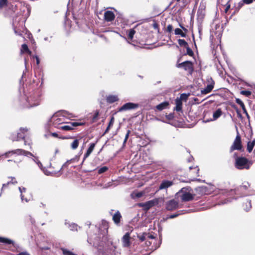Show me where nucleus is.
I'll return each instance as SVG.
<instances>
[{
	"label": "nucleus",
	"instance_id": "0e129e2a",
	"mask_svg": "<svg viewBox=\"0 0 255 255\" xmlns=\"http://www.w3.org/2000/svg\"><path fill=\"white\" fill-rule=\"evenodd\" d=\"M142 193H140V192L136 194V196H137V197H138V198L141 197L142 196Z\"/></svg>",
	"mask_w": 255,
	"mask_h": 255
},
{
	"label": "nucleus",
	"instance_id": "a18cd8bd",
	"mask_svg": "<svg viewBox=\"0 0 255 255\" xmlns=\"http://www.w3.org/2000/svg\"><path fill=\"white\" fill-rule=\"evenodd\" d=\"M230 1L231 0H229L226 4L225 6H226V8L225 9V12L226 13H227L228 10H229V9L231 7V4H230Z\"/></svg>",
	"mask_w": 255,
	"mask_h": 255
},
{
	"label": "nucleus",
	"instance_id": "e2e57ef3",
	"mask_svg": "<svg viewBox=\"0 0 255 255\" xmlns=\"http://www.w3.org/2000/svg\"><path fill=\"white\" fill-rule=\"evenodd\" d=\"M161 239H160V241H159V243L158 245L157 246H156L155 247V249H157V248H159V246H160V244H161Z\"/></svg>",
	"mask_w": 255,
	"mask_h": 255
},
{
	"label": "nucleus",
	"instance_id": "3c124183",
	"mask_svg": "<svg viewBox=\"0 0 255 255\" xmlns=\"http://www.w3.org/2000/svg\"><path fill=\"white\" fill-rule=\"evenodd\" d=\"M173 30V27L172 25L169 24L167 27V31L168 32H171Z\"/></svg>",
	"mask_w": 255,
	"mask_h": 255
},
{
	"label": "nucleus",
	"instance_id": "338daca9",
	"mask_svg": "<svg viewBox=\"0 0 255 255\" xmlns=\"http://www.w3.org/2000/svg\"><path fill=\"white\" fill-rule=\"evenodd\" d=\"M153 27L155 28V29H156L158 28V25L156 23H154L153 25Z\"/></svg>",
	"mask_w": 255,
	"mask_h": 255
},
{
	"label": "nucleus",
	"instance_id": "c756f323",
	"mask_svg": "<svg viewBox=\"0 0 255 255\" xmlns=\"http://www.w3.org/2000/svg\"><path fill=\"white\" fill-rule=\"evenodd\" d=\"M128 38L130 40H132L133 38V36L135 33V31L134 30V28L130 29L128 31H127Z\"/></svg>",
	"mask_w": 255,
	"mask_h": 255
},
{
	"label": "nucleus",
	"instance_id": "052dcab7",
	"mask_svg": "<svg viewBox=\"0 0 255 255\" xmlns=\"http://www.w3.org/2000/svg\"><path fill=\"white\" fill-rule=\"evenodd\" d=\"M178 215V214H173L170 216V218H171V219L177 217Z\"/></svg>",
	"mask_w": 255,
	"mask_h": 255
},
{
	"label": "nucleus",
	"instance_id": "f03ea898",
	"mask_svg": "<svg viewBox=\"0 0 255 255\" xmlns=\"http://www.w3.org/2000/svg\"><path fill=\"white\" fill-rule=\"evenodd\" d=\"M68 115L67 111H63L54 114L48 121L49 126L59 128L62 125L65 124V118Z\"/></svg>",
	"mask_w": 255,
	"mask_h": 255
},
{
	"label": "nucleus",
	"instance_id": "09e8293b",
	"mask_svg": "<svg viewBox=\"0 0 255 255\" xmlns=\"http://www.w3.org/2000/svg\"><path fill=\"white\" fill-rule=\"evenodd\" d=\"M166 118L169 120H172L174 118V114L170 113L168 115H166Z\"/></svg>",
	"mask_w": 255,
	"mask_h": 255
},
{
	"label": "nucleus",
	"instance_id": "473e14b6",
	"mask_svg": "<svg viewBox=\"0 0 255 255\" xmlns=\"http://www.w3.org/2000/svg\"><path fill=\"white\" fill-rule=\"evenodd\" d=\"M61 250L62 251L63 255H77V254L65 248H61Z\"/></svg>",
	"mask_w": 255,
	"mask_h": 255
},
{
	"label": "nucleus",
	"instance_id": "c9c22d12",
	"mask_svg": "<svg viewBox=\"0 0 255 255\" xmlns=\"http://www.w3.org/2000/svg\"><path fill=\"white\" fill-rule=\"evenodd\" d=\"M241 94L247 97H249L252 95V92L250 91L243 90L240 92Z\"/></svg>",
	"mask_w": 255,
	"mask_h": 255
},
{
	"label": "nucleus",
	"instance_id": "2f4dec72",
	"mask_svg": "<svg viewBox=\"0 0 255 255\" xmlns=\"http://www.w3.org/2000/svg\"><path fill=\"white\" fill-rule=\"evenodd\" d=\"M175 34L176 35H180L182 37H185L186 34L185 33H184L182 30L180 28H176L174 30Z\"/></svg>",
	"mask_w": 255,
	"mask_h": 255
},
{
	"label": "nucleus",
	"instance_id": "49530a36",
	"mask_svg": "<svg viewBox=\"0 0 255 255\" xmlns=\"http://www.w3.org/2000/svg\"><path fill=\"white\" fill-rule=\"evenodd\" d=\"M245 4L243 0H242V1H240L238 3V5H237V6L236 7V9L239 10L243 5L244 4Z\"/></svg>",
	"mask_w": 255,
	"mask_h": 255
},
{
	"label": "nucleus",
	"instance_id": "aec40b11",
	"mask_svg": "<svg viewBox=\"0 0 255 255\" xmlns=\"http://www.w3.org/2000/svg\"><path fill=\"white\" fill-rule=\"evenodd\" d=\"M95 144H91L90 145V147L88 148L86 152L85 153V154L84 155V158H83V161L81 163L82 164L84 163L85 160L87 157H88L90 156V155L91 154V153L92 152V151H93V150L95 148Z\"/></svg>",
	"mask_w": 255,
	"mask_h": 255
},
{
	"label": "nucleus",
	"instance_id": "c85d7f7f",
	"mask_svg": "<svg viewBox=\"0 0 255 255\" xmlns=\"http://www.w3.org/2000/svg\"><path fill=\"white\" fill-rule=\"evenodd\" d=\"M250 187V184L248 182H244L242 185L238 188V190H247Z\"/></svg>",
	"mask_w": 255,
	"mask_h": 255
},
{
	"label": "nucleus",
	"instance_id": "de8ad7c7",
	"mask_svg": "<svg viewBox=\"0 0 255 255\" xmlns=\"http://www.w3.org/2000/svg\"><path fill=\"white\" fill-rule=\"evenodd\" d=\"M255 144H247V150L249 152H251L254 147Z\"/></svg>",
	"mask_w": 255,
	"mask_h": 255
},
{
	"label": "nucleus",
	"instance_id": "39448f33",
	"mask_svg": "<svg viewBox=\"0 0 255 255\" xmlns=\"http://www.w3.org/2000/svg\"><path fill=\"white\" fill-rule=\"evenodd\" d=\"M32 152L33 153L22 149L17 148L8 151L4 153L3 154L0 155V157L2 156H4L5 158H7L12 156H16L18 155H24L27 157H35L33 154V153H34V151H33Z\"/></svg>",
	"mask_w": 255,
	"mask_h": 255
},
{
	"label": "nucleus",
	"instance_id": "423d86ee",
	"mask_svg": "<svg viewBox=\"0 0 255 255\" xmlns=\"http://www.w3.org/2000/svg\"><path fill=\"white\" fill-rule=\"evenodd\" d=\"M192 189L190 187H186L182 188L178 192V194L182 202H188L194 199L195 194L192 193Z\"/></svg>",
	"mask_w": 255,
	"mask_h": 255
},
{
	"label": "nucleus",
	"instance_id": "20e7f679",
	"mask_svg": "<svg viewBox=\"0 0 255 255\" xmlns=\"http://www.w3.org/2000/svg\"><path fill=\"white\" fill-rule=\"evenodd\" d=\"M63 167V165L61 166L60 164L56 162H51L49 166L45 171V173L47 175L59 176L62 174L61 171Z\"/></svg>",
	"mask_w": 255,
	"mask_h": 255
},
{
	"label": "nucleus",
	"instance_id": "58836bf2",
	"mask_svg": "<svg viewBox=\"0 0 255 255\" xmlns=\"http://www.w3.org/2000/svg\"><path fill=\"white\" fill-rule=\"evenodd\" d=\"M108 170V168L107 166H103L98 169V173L99 174H102L106 172Z\"/></svg>",
	"mask_w": 255,
	"mask_h": 255
},
{
	"label": "nucleus",
	"instance_id": "7c9ffc66",
	"mask_svg": "<svg viewBox=\"0 0 255 255\" xmlns=\"http://www.w3.org/2000/svg\"><path fill=\"white\" fill-rule=\"evenodd\" d=\"M28 52L29 54H31V52L29 50L27 45L26 44H23L21 45V53Z\"/></svg>",
	"mask_w": 255,
	"mask_h": 255
},
{
	"label": "nucleus",
	"instance_id": "7ed1b4c3",
	"mask_svg": "<svg viewBox=\"0 0 255 255\" xmlns=\"http://www.w3.org/2000/svg\"><path fill=\"white\" fill-rule=\"evenodd\" d=\"M29 129L27 128H20L18 132L12 134L10 138L13 141H22L25 143H29L31 139L28 135Z\"/></svg>",
	"mask_w": 255,
	"mask_h": 255
},
{
	"label": "nucleus",
	"instance_id": "f257e3e1",
	"mask_svg": "<svg viewBox=\"0 0 255 255\" xmlns=\"http://www.w3.org/2000/svg\"><path fill=\"white\" fill-rule=\"evenodd\" d=\"M41 93L39 90L25 93L20 97V103L25 108H32L39 105Z\"/></svg>",
	"mask_w": 255,
	"mask_h": 255
},
{
	"label": "nucleus",
	"instance_id": "13d9d810",
	"mask_svg": "<svg viewBox=\"0 0 255 255\" xmlns=\"http://www.w3.org/2000/svg\"><path fill=\"white\" fill-rule=\"evenodd\" d=\"M243 112H244V114H245V115L247 116V118L249 119L250 118V116L249 115V114H248L246 109L243 110Z\"/></svg>",
	"mask_w": 255,
	"mask_h": 255
},
{
	"label": "nucleus",
	"instance_id": "864d4df0",
	"mask_svg": "<svg viewBox=\"0 0 255 255\" xmlns=\"http://www.w3.org/2000/svg\"><path fill=\"white\" fill-rule=\"evenodd\" d=\"M236 103L239 104L240 106H241L242 105L244 104V103L242 102L241 100L240 99H236Z\"/></svg>",
	"mask_w": 255,
	"mask_h": 255
},
{
	"label": "nucleus",
	"instance_id": "2eb2a0df",
	"mask_svg": "<svg viewBox=\"0 0 255 255\" xmlns=\"http://www.w3.org/2000/svg\"><path fill=\"white\" fill-rule=\"evenodd\" d=\"M115 17L114 12L112 11H106L104 13V19L106 21H113Z\"/></svg>",
	"mask_w": 255,
	"mask_h": 255
},
{
	"label": "nucleus",
	"instance_id": "f704fd0d",
	"mask_svg": "<svg viewBox=\"0 0 255 255\" xmlns=\"http://www.w3.org/2000/svg\"><path fill=\"white\" fill-rule=\"evenodd\" d=\"M178 42L179 45L180 46L186 47L187 46H188L187 42H186V41L184 39H178Z\"/></svg>",
	"mask_w": 255,
	"mask_h": 255
},
{
	"label": "nucleus",
	"instance_id": "b1692460",
	"mask_svg": "<svg viewBox=\"0 0 255 255\" xmlns=\"http://www.w3.org/2000/svg\"><path fill=\"white\" fill-rule=\"evenodd\" d=\"M107 102L109 103H113L119 100L118 96L117 95H109L106 98Z\"/></svg>",
	"mask_w": 255,
	"mask_h": 255
},
{
	"label": "nucleus",
	"instance_id": "72a5a7b5",
	"mask_svg": "<svg viewBox=\"0 0 255 255\" xmlns=\"http://www.w3.org/2000/svg\"><path fill=\"white\" fill-rule=\"evenodd\" d=\"M243 148V144H233L231 147V150L232 151L234 150H241Z\"/></svg>",
	"mask_w": 255,
	"mask_h": 255
},
{
	"label": "nucleus",
	"instance_id": "ea45409f",
	"mask_svg": "<svg viewBox=\"0 0 255 255\" xmlns=\"http://www.w3.org/2000/svg\"><path fill=\"white\" fill-rule=\"evenodd\" d=\"M233 143H241V139L239 133H238Z\"/></svg>",
	"mask_w": 255,
	"mask_h": 255
},
{
	"label": "nucleus",
	"instance_id": "e433bc0d",
	"mask_svg": "<svg viewBox=\"0 0 255 255\" xmlns=\"http://www.w3.org/2000/svg\"><path fill=\"white\" fill-rule=\"evenodd\" d=\"M207 187H199L197 189V191L201 193V195L205 194L207 191Z\"/></svg>",
	"mask_w": 255,
	"mask_h": 255
},
{
	"label": "nucleus",
	"instance_id": "0eeeda50",
	"mask_svg": "<svg viewBox=\"0 0 255 255\" xmlns=\"http://www.w3.org/2000/svg\"><path fill=\"white\" fill-rule=\"evenodd\" d=\"M253 164V162L245 157H237L235 166L238 169H249Z\"/></svg>",
	"mask_w": 255,
	"mask_h": 255
},
{
	"label": "nucleus",
	"instance_id": "a211bd4d",
	"mask_svg": "<svg viewBox=\"0 0 255 255\" xmlns=\"http://www.w3.org/2000/svg\"><path fill=\"white\" fill-rule=\"evenodd\" d=\"M121 219L122 215L119 211H117L113 216V220L117 225L120 224Z\"/></svg>",
	"mask_w": 255,
	"mask_h": 255
},
{
	"label": "nucleus",
	"instance_id": "4d7b16f0",
	"mask_svg": "<svg viewBox=\"0 0 255 255\" xmlns=\"http://www.w3.org/2000/svg\"><path fill=\"white\" fill-rule=\"evenodd\" d=\"M78 145L79 144H71V147L73 149H75L78 147Z\"/></svg>",
	"mask_w": 255,
	"mask_h": 255
},
{
	"label": "nucleus",
	"instance_id": "9d476101",
	"mask_svg": "<svg viewBox=\"0 0 255 255\" xmlns=\"http://www.w3.org/2000/svg\"><path fill=\"white\" fill-rule=\"evenodd\" d=\"M66 124L67 125H62L59 127L58 129H61L66 131H69L73 129L74 127H77L80 125V123L77 122L68 123Z\"/></svg>",
	"mask_w": 255,
	"mask_h": 255
},
{
	"label": "nucleus",
	"instance_id": "6e6d98bb",
	"mask_svg": "<svg viewBox=\"0 0 255 255\" xmlns=\"http://www.w3.org/2000/svg\"><path fill=\"white\" fill-rule=\"evenodd\" d=\"M129 130H128L127 133L126 134V137H125V139L124 141V143H125L127 141V140L128 138V135H129Z\"/></svg>",
	"mask_w": 255,
	"mask_h": 255
},
{
	"label": "nucleus",
	"instance_id": "79ce46f5",
	"mask_svg": "<svg viewBox=\"0 0 255 255\" xmlns=\"http://www.w3.org/2000/svg\"><path fill=\"white\" fill-rule=\"evenodd\" d=\"M7 0H0V8L7 5Z\"/></svg>",
	"mask_w": 255,
	"mask_h": 255
},
{
	"label": "nucleus",
	"instance_id": "f8f14e48",
	"mask_svg": "<svg viewBox=\"0 0 255 255\" xmlns=\"http://www.w3.org/2000/svg\"><path fill=\"white\" fill-rule=\"evenodd\" d=\"M0 243H3L7 246H9L8 248H10L11 247H15L14 241L7 238L0 237ZM8 249H9V248Z\"/></svg>",
	"mask_w": 255,
	"mask_h": 255
},
{
	"label": "nucleus",
	"instance_id": "4be33fe9",
	"mask_svg": "<svg viewBox=\"0 0 255 255\" xmlns=\"http://www.w3.org/2000/svg\"><path fill=\"white\" fill-rule=\"evenodd\" d=\"M176 107L174 110L177 112H181L182 110V102L181 99H176L175 100Z\"/></svg>",
	"mask_w": 255,
	"mask_h": 255
},
{
	"label": "nucleus",
	"instance_id": "ddd939ff",
	"mask_svg": "<svg viewBox=\"0 0 255 255\" xmlns=\"http://www.w3.org/2000/svg\"><path fill=\"white\" fill-rule=\"evenodd\" d=\"M211 82L209 83L205 88L201 90V92L202 94H206L210 93L214 88V82L212 80V79H210ZM209 82H210L209 81Z\"/></svg>",
	"mask_w": 255,
	"mask_h": 255
},
{
	"label": "nucleus",
	"instance_id": "cd10ccee",
	"mask_svg": "<svg viewBox=\"0 0 255 255\" xmlns=\"http://www.w3.org/2000/svg\"><path fill=\"white\" fill-rule=\"evenodd\" d=\"M243 206L245 211H249L252 208L251 200H247L246 202L243 203Z\"/></svg>",
	"mask_w": 255,
	"mask_h": 255
},
{
	"label": "nucleus",
	"instance_id": "dca6fc26",
	"mask_svg": "<svg viewBox=\"0 0 255 255\" xmlns=\"http://www.w3.org/2000/svg\"><path fill=\"white\" fill-rule=\"evenodd\" d=\"M173 184V183L171 181L163 180L159 187V189L160 190L166 189L172 186Z\"/></svg>",
	"mask_w": 255,
	"mask_h": 255
},
{
	"label": "nucleus",
	"instance_id": "a878e982",
	"mask_svg": "<svg viewBox=\"0 0 255 255\" xmlns=\"http://www.w3.org/2000/svg\"><path fill=\"white\" fill-rule=\"evenodd\" d=\"M9 178H10L11 179L10 181H8L7 182V183L3 184L2 185L1 190H3L4 188L7 187L9 184H15L17 183L14 177H9Z\"/></svg>",
	"mask_w": 255,
	"mask_h": 255
},
{
	"label": "nucleus",
	"instance_id": "6ab92c4d",
	"mask_svg": "<svg viewBox=\"0 0 255 255\" xmlns=\"http://www.w3.org/2000/svg\"><path fill=\"white\" fill-rule=\"evenodd\" d=\"M19 191L21 193V199L22 201L25 200L26 202H28L30 200V197H25V193L27 192V190L24 187H19Z\"/></svg>",
	"mask_w": 255,
	"mask_h": 255
},
{
	"label": "nucleus",
	"instance_id": "6e6552de",
	"mask_svg": "<svg viewBox=\"0 0 255 255\" xmlns=\"http://www.w3.org/2000/svg\"><path fill=\"white\" fill-rule=\"evenodd\" d=\"M178 68H183L185 71L191 73L193 70L192 63L189 61H186L177 65Z\"/></svg>",
	"mask_w": 255,
	"mask_h": 255
},
{
	"label": "nucleus",
	"instance_id": "774afa93",
	"mask_svg": "<svg viewBox=\"0 0 255 255\" xmlns=\"http://www.w3.org/2000/svg\"><path fill=\"white\" fill-rule=\"evenodd\" d=\"M146 244L147 246H150L151 245V242L149 241H146Z\"/></svg>",
	"mask_w": 255,
	"mask_h": 255
},
{
	"label": "nucleus",
	"instance_id": "8fccbe9b",
	"mask_svg": "<svg viewBox=\"0 0 255 255\" xmlns=\"http://www.w3.org/2000/svg\"><path fill=\"white\" fill-rule=\"evenodd\" d=\"M99 115V112L97 111H96V112L95 113V114L93 116V121H95L96 120H97Z\"/></svg>",
	"mask_w": 255,
	"mask_h": 255
},
{
	"label": "nucleus",
	"instance_id": "a19ab883",
	"mask_svg": "<svg viewBox=\"0 0 255 255\" xmlns=\"http://www.w3.org/2000/svg\"><path fill=\"white\" fill-rule=\"evenodd\" d=\"M188 98V95L186 94H182L180 95V97L179 98H177V99H181V101H186Z\"/></svg>",
	"mask_w": 255,
	"mask_h": 255
},
{
	"label": "nucleus",
	"instance_id": "69168bd1",
	"mask_svg": "<svg viewBox=\"0 0 255 255\" xmlns=\"http://www.w3.org/2000/svg\"><path fill=\"white\" fill-rule=\"evenodd\" d=\"M52 135L54 137L57 136V133L56 132H53L51 133Z\"/></svg>",
	"mask_w": 255,
	"mask_h": 255
},
{
	"label": "nucleus",
	"instance_id": "c03bdc74",
	"mask_svg": "<svg viewBox=\"0 0 255 255\" xmlns=\"http://www.w3.org/2000/svg\"><path fill=\"white\" fill-rule=\"evenodd\" d=\"M187 54L190 56H192L193 55V52L191 50V49L188 46L186 47Z\"/></svg>",
	"mask_w": 255,
	"mask_h": 255
},
{
	"label": "nucleus",
	"instance_id": "bb28decb",
	"mask_svg": "<svg viewBox=\"0 0 255 255\" xmlns=\"http://www.w3.org/2000/svg\"><path fill=\"white\" fill-rule=\"evenodd\" d=\"M73 141L71 142V143H86L88 141H85V139L83 137H80L79 138H73Z\"/></svg>",
	"mask_w": 255,
	"mask_h": 255
},
{
	"label": "nucleus",
	"instance_id": "5701e85b",
	"mask_svg": "<svg viewBox=\"0 0 255 255\" xmlns=\"http://www.w3.org/2000/svg\"><path fill=\"white\" fill-rule=\"evenodd\" d=\"M223 113L221 109H218L216 111H215L213 114V119L211 120L212 121L217 120L219 118H220L222 115Z\"/></svg>",
	"mask_w": 255,
	"mask_h": 255
},
{
	"label": "nucleus",
	"instance_id": "f3484780",
	"mask_svg": "<svg viewBox=\"0 0 255 255\" xmlns=\"http://www.w3.org/2000/svg\"><path fill=\"white\" fill-rule=\"evenodd\" d=\"M155 204V202L154 200H150L147 202H146L144 203H143L141 205L144 209V210L147 211L150 208L154 206Z\"/></svg>",
	"mask_w": 255,
	"mask_h": 255
},
{
	"label": "nucleus",
	"instance_id": "4c0bfd02",
	"mask_svg": "<svg viewBox=\"0 0 255 255\" xmlns=\"http://www.w3.org/2000/svg\"><path fill=\"white\" fill-rule=\"evenodd\" d=\"M146 235V233H144L142 234V235H141L140 236H138V238L141 242L147 240V236Z\"/></svg>",
	"mask_w": 255,
	"mask_h": 255
},
{
	"label": "nucleus",
	"instance_id": "1a4fd4ad",
	"mask_svg": "<svg viewBox=\"0 0 255 255\" xmlns=\"http://www.w3.org/2000/svg\"><path fill=\"white\" fill-rule=\"evenodd\" d=\"M139 107V105L138 104L133 103H127L123 105L121 108L119 109V112H123L132 109H135Z\"/></svg>",
	"mask_w": 255,
	"mask_h": 255
},
{
	"label": "nucleus",
	"instance_id": "9b49d317",
	"mask_svg": "<svg viewBox=\"0 0 255 255\" xmlns=\"http://www.w3.org/2000/svg\"><path fill=\"white\" fill-rule=\"evenodd\" d=\"M178 202L175 200H171L166 204V209L168 211H173L178 208Z\"/></svg>",
	"mask_w": 255,
	"mask_h": 255
},
{
	"label": "nucleus",
	"instance_id": "bf43d9fd",
	"mask_svg": "<svg viewBox=\"0 0 255 255\" xmlns=\"http://www.w3.org/2000/svg\"><path fill=\"white\" fill-rule=\"evenodd\" d=\"M16 255H30L25 252H21Z\"/></svg>",
	"mask_w": 255,
	"mask_h": 255
},
{
	"label": "nucleus",
	"instance_id": "5fc2aeb1",
	"mask_svg": "<svg viewBox=\"0 0 255 255\" xmlns=\"http://www.w3.org/2000/svg\"><path fill=\"white\" fill-rule=\"evenodd\" d=\"M245 4H249L253 2V0H243Z\"/></svg>",
	"mask_w": 255,
	"mask_h": 255
},
{
	"label": "nucleus",
	"instance_id": "393cba45",
	"mask_svg": "<svg viewBox=\"0 0 255 255\" xmlns=\"http://www.w3.org/2000/svg\"><path fill=\"white\" fill-rule=\"evenodd\" d=\"M80 155H76L74 158H71L70 160H67L63 165V166H66L71 163H74L77 162L79 160Z\"/></svg>",
	"mask_w": 255,
	"mask_h": 255
},
{
	"label": "nucleus",
	"instance_id": "4468645a",
	"mask_svg": "<svg viewBox=\"0 0 255 255\" xmlns=\"http://www.w3.org/2000/svg\"><path fill=\"white\" fill-rule=\"evenodd\" d=\"M130 234L129 233H127L122 238L123 245L124 247H128L130 245Z\"/></svg>",
	"mask_w": 255,
	"mask_h": 255
},
{
	"label": "nucleus",
	"instance_id": "680f3d73",
	"mask_svg": "<svg viewBox=\"0 0 255 255\" xmlns=\"http://www.w3.org/2000/svg\"><path fill=\"white\" fill-rule=\"evenodd\" d=\"M35 58L36 59V63L38 65V64H39V63L40 62L39 59L37 56H35Z\"/></svg>",
	"mask_w": 255,
	"mask_h": 255
},
{
	"label": "nucleus",
	"instance_id": "37998d69",
	"mask_svg": "<svg viewBox=\"0 0 255 255\" xmlns=\"http://www.w3.org/2000/svg\"><path fill=\"white\" fill-rule=\"evenodd\" d=\"M114 122V118L112 117L109 122V125L106 129V131H107L111 126H113Z\"/></svg>",
	"mask_w": 255,
	"mask_h": 255
},
{
	"label": "nucleus",
	"instance_id": "603ef678",
	"mask_svg": "<svg viewBox=\"0 0 255 255\" xmlns=\"http://www.w3.org/2000/svg\"><path fill=\"white\" fill-rule=\"evenodd\" d=\"M147 239H154L155 237L153 235H150L149 233H146Z\"/></svg>",
	"mask_w": 255,
	"mask_h": 255
},
{
	"label": "nucleus",
	"instance_id": "412c9836",
	"mask_svg": "<svg viewBox=\"0 0 255 255\" xmlns=\"http://www.w3.org/2000/svg\"><path fill=\"white\" fill-rule=\"evenodd\" d=\"M169 105V103L167 101H165L164 102H162L159 105H157L156 107V108L158 111H162L164 109H166L168 108V106Z\"/></svg>",
	"mask_w": 255,
	"mask_h": 255
}]
</instances>
